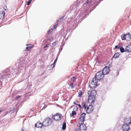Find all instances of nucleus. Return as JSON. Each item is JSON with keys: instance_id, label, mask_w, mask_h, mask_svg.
I'll return each mask as SVG.
<instances>
[{"instance_id": "3", "label": "nucleus", "mask_w": 131, "mask_h": 131, "mask_svg": "<svg viewBox=\"0 0 131 131\" xmlns=\"http://www.w3.org/2000/svg\"><path fill=\"white\" fill-rule=\"evenodd\" d=\"M104 74L103 73L102 71L98 72L96 74L95 78L98 81L101 80L104 77Z\"/></svg>"}, {"instance_id": "13", "label": "nucleus", "mask_w": 131, "mask_h": 131, "mask_svg": "<svg viewBox=\"0 0 131 131\" xmlns=\"http://www.w3.org/2000/svg\"><path fill=\"white\" fill-rule=\"evenodd\" d=\"M42 126H43V123L38 122L35 124V126L38 128H41Z\"/></svg>"}, {"instance_id": "15", "label": "nucleus", "mask_w": 131, "mask_h": 131, "mask_svg": "<svg viewBox=\"0 0 131 131\" xmlns=\"http://www.w3.org/2000/svg\"><path fill=\"white\" fill-rule=\"evenodd\" d=\"M26 46H27L26 48V50H27L28 51L30 50L33 47V46L31 45L30 44H26Z\"/></svg>"}, {"instance_id": "16", "label": "nucleus", "mask_w": 131, "mask_h": 131, "mask_svg": "<svg viewBox=\"0 0 131 131\" xmlns=\"http://www.w3.org/2000/svg\"><path fill=\"white\" fill-rule=\"evenodd\" d=\"M93 0H88L84 4V6L86 4H88V5H90L93 2Z\"/></svg>"}, {"instance_id": "24", "label": "nucleus", "mask_w": 131, "mask_h": 131, "mask_svg": "<svg viewBox=\"0 0 131 131\" xmlns=\"http://www.w3.org/2000/svg\"><path fill=\"white\" fill-rule=\"evenodd\" d=\"M82 106L83 108H84L85 109L86 108V106H85V103H83L82 104Z\"/></svg>"}, {"instance_id": "11", "label": "nucleus", "mask_w": 131, "mask_h": 131, "mask_svg": "<svg viewBox=\"0 0 131 131\" xmlns=\"http://www.w3.org/2000/svg\"><path fill=\"white\" fill-rule=\"evenodd\" d=\"M130 129L129 126L127 124H125L122 127V129L124 131H128Z\"/></svg>"}, {"instance_id": "6", "label": "nucleus", "mask_w": 131, "mask_h": 131, "mask_svg": "<svg viewBox=\"0 0 131 131\" xmlns=\"http://www.w3.org/2000/svg\"><path fill=\"white\" fill-rule=\"evenodd\" d=\"M78 129H79L80 131H85L86 129V127L85 124L82 123L80 125Z\"/></svg>"}, {"instance_id": "35", "label": "nucleus", "mask_w": 131, "mask_h": 131, "mask_svg": "<svg viewBox=\"0 0 131 131\" xmlns=\"http://www.w3.org/2000/svg\"><path fill=\"white\" fill-rule=\"evenodd\" d=\"M80 108H81V106L80 104H78L77 105Z\"/></svg>"}, {"instance_id": "38", "label": "nucleus", "mask_w": 131, "mask_h": 131, "mask_svg": "<svg viewBox=\"0 0 131 131\" xmlns=\"http://www.w3.org/2000/svg\"><path fill=\"white\" fill-rule=\"evenodd\" d=\"M75 131H79V130L78 129H76Z\"/></svg>"}, {"instance_id": "36", "label": "nucleus", "mask_w": 131, "mask_h": 131, "mask_svg": "<svg viewBox=\"0 0 131 131\" xmlns=\"http://www.w3.org/2000/svg\"><path fill=\"white\" fill-rule=\"evenodd\" d=\"M20 97V96H16V97L15 98V99H17L19 98Z\"/></svg>"}, {"instance_id": "2", "label": "nucleus", "mask_w": 131, "mask_h": 131, "mask_svg": "<svg viewBox=\"0 0 131 131\" xmlns=\"http://www.w3.org/2000/svg\"><path fill=\"white\" fill-rule=\"evenodd\" d=\"M52 123V121L51 119L48 117H47L45 118L43 120V126H48L50 124Z\"/></svg>"}, {"instance_id": "31", "label": "nucleus", "mask_w": 131, "mask_h": 131, "mask_svg": "<svg viewBox=\"0 0 131 131\" xmlns=\"http://www.w3.org/2000/svg\"><path fill=\"white\" fill-rule=\"evenodd\" d=\"M78 109V107L76 106H74V110H77Z\"/></svg>"}, {"instance_id": "30", "label": "nucleus", "mask_w": 131, "mask_h": 131, "mask_svg": "<svg viewBox=\"0 0 131 131\" xmlns=\"http://www.w3.org/2000/svg\"><path fill=\"white\" fill-rule=\"evenodd\" d=\"M71 80L73 81H75V77H73L71 78Z\"/></svg>"}, {"instance_id": "21", "label": "nucleus", "mask_w": 131, "mask_h": 131, "mask_svg": "<svg viewBox=\"0 0 131 131\" xmlns=\"http://www.w3.org/2000/svg\"><path fill=\"white\" fill-rule=\"evenodd\" d=\"M57 58L58 57H57L56 59L55 60L53 64H52L51 65V66L52 67V68H53V67H54V63L57 62Z\"/></svg>"}, {"instance_id": "8", "label": "nucleus", "mask_w": 131, "mask_h": 131, "mask_svg": "<svg viewBox=\"0 0 131 131\" xmlns=\"http://www.w3.org/2000/svg\"><path fill=\"white\" fill-rule=\"evenodd\" d=\"M52 118L56 121L60 120L61 118V114H57L52 116Z\"/></svg>"}, {"instance_id": "1", "label": "nucleus", "mask_w": 131, "mask_h": 131, "mask_svg": "<svg viewBox=\"0 0 131 131\" xmlns=\"http://www.w3.org/2000/svg\"><path fill=\"white\" fill-rule=\"evenodd\" d=\"M98 81L96 78H93L92 79L90 80L89 83V87L93 89L97 86Z\"/></svg>"}, {"instance_id": "23", "label": "nucleus", "mask_w": 131, "mask_h": 131, "mask_svg": "<svg viewBox=\"0 0 131 131\" xmlns=\"http://www.w3.org/2000/svg\"><path fill=\"white\" fill-rule=\"evenodd\" d=\"M78 96L79 97H81L82 94V91H80L78 93Z\"/></svg>"}, {"instance_id": "37", "label": "nucleus", "mask_w": 131, "mask_h": 131, "mask_svg": "<svg viewBox=\"0 0 131 131\" xmlns=\"http://www.w3.org/2000/svg\"><path fill=\"white\" fill-rule=\"evenodd\" d=\"M73 103L74 104H76V105H77L78 104H77L75 102H73Z\"/></svg>"}, {"instance_id": "28", "label": "nucleus", "mask_w": 131, "mask_h": 131, "mask_svg": "<svg viewBox=\"0 0 131 131\" xmlns=\"http://www.w3.org/2000/svg\"><path fill=\"white\" fill-rule=\"evenodd\" d=\"M70 87L71 88V89H73L75 87V86L73 84H72L70 85Z\"/></svg>"}, {"instance_id": "10", "label": "nucleus", "mask_w": 131, "mask_h": 131, "mask_svg": "<svg viewBox=\"0 0 131 131\" xmlns=\"http://www.w3.org/2000/svg\"><path fill=\"white\" fill-rule=\"evenodd\" d=\"M93 106L92 105H90L87 107L86 112L89 113H91L93 111Z\"/></svg>"}, {"instance_id": "25", "label": "nucleus", "mask_w": 131, "mask_h": 131, "mask_svg": "<svg viewBox=\"0 0 131 131\" xmlns=\"http://www.w3.org/2000/svg\"><path fill=\"white\" fill-rule=\"evenodd\" d=\"M76 114V113L74 111H73L72 112L71 114H70V116H73L74 115Z\"/></svg>"}, {"instance_id": "39", "label": "nucleus", "mask_w": 131, "mask_h": 131, "mask_svg": "<svg viewBox=\"0 0 131 131\" xmlns=\"http://www.w3.org/2000/svg\"><path fill=\"white\" fill-rule=\"evenodd\" d=\"M117 47H118V46H115V48H117Z\"/></svg>"}, {"instance_id": "29", "label": "nucleus", "mask_w": 131, "mask_h": 131, "mask_svg": "<svg viewBox=\"0 0 131 131\" xmlns=\"http://www.w3.org/2000/svg\"><path fill=\"white\" fill-rule=\"evenodd\" d=\"M32 0H30L28 1L27 3V5H29L31 3Z\"/></svg>"}, {"instance_id": "5", "label": "nucleus", "mask_w": 131, "mask_h": 131, "mask_svg": "<svg viewBox=\"0 0 131 131\" xmlns=\"http://www.w3.org/2000/svg\"><path fill=\"white\" fill-rule=\"evenodd\" d=\"M88 93L89 95L95 97L96 94V92L95 90L91 88V89L88 91Z\"/></svg>"}, {"instance_id": "32", "label": "nucleus", "mask_w": 131, "mask_h": 131, "mask_svg": "<svg viewBox=\"0 0 131 131\" xmlns=\"http://www.w3.org/2000/svg\"><path fill=\"white\" fill-rule=\"evenodd\" d=\"M62 19H63V18H60V19H59V20H57V22H60L62 20Z\"/></svg>"}, {"instance_id": "34", "label": "nucleus", "mask_w": 131, "mask_h": 131, "mask_svg": "<svg viewBox=\"0 0 131 131\" xmlns=\"http://www.w3.org/2000/svg\"><path fill=\"white\" fill-rule=\"evenodd\" d=\"M49 46V45L48 44H47L44 47V48H45L46 47H48Z\"/></svg>"}, {"instance_id": "9", "label": "nucleus", "mask_w": 131, "mask_h": 131, "mask_svg": "<svg viewBox=\"0 0 131 131\" xmlns=\"http://www.w3.org/2000/svg\"><path fill=\"white\" fill-rule=\"evenodd\" d=\"M95 100V97L89 95L88 100L89 103H92L94 102Z\"/></svg>"}, {"instance_id": "33", "label": "nucleus", "mask_w": 131, "mask_h": 131, "mask_svg": "<svg viewBox=\"0 0 131 131\" xmlns=\"http://www.w3.org/2000/svg\"><path fill=\"white\" fill-rule=\"evenodd\" d=\"M15 109H14L12 111H11L10 112L11 113H12L14 112H15Z\"/></svg>"}, {"instance_id": "14", "label": "nucleus", "mask_w": 131, "mask_h": 131, "mask_svg": "<svg viewBox=\"0 0 131 131\" xmlns=\"http://www.w3.org/2000/svg\"><path fill=\"white\" fill-rule=\"evenodd\" d=\"M131 51V45H129L126 46L125 49V51L130 52Z\"/></svg>"}, {"instance_id": "41", "label": "nucleus", "mask_w": 131, "mask_h": 131, "mask_svg": "<svg viewBox=\"0 0 131 131\" xmlns=\"http://www.w3.org/2000/svg\"><path fill=\"white\" fill-rule=\"evenodd\" d=\"M24 131V130H22V131Z\"/></svg>"}, {"instance_id": "17", "label": "nucleus", "mask_w": 131, "mask_h": 131, "mask_svg": "<svg viewBox=\"0 0 131 131\" xmlns=\"http://www.w3.org/2000/svg\"><path fill=\"white\" fill-rule=\"evenodd\" d=\"M5 14V13L3 11H0V19L4 18Z\"/></svg>"}, {"instance_id": "26", "label": "nucleus", "mask_w": 131, "mask_h": 131, "mask_svg": "<svg viewBox=\"0 0 131 131\" xmlns=\"http://www.w3.org/2000/svg\"><path fill=\"white\" fill-rule=\"evenodd\" d=\"M57 25H55L54 27H52V28H51V30H50L49 31H48V32H49L50 31V32H51V31L53 29H55L57 27Z\"/></svg>"}, {"instance_id": "22", "label": "nucleus", "mask_w": 131, "mask_h": 131, "mask_svg": "<svg viewBox=\"0 0 131 131\" xmlns=\"http://www.w3.org/2000/svg\"><path fill=\"white\" fill-rule=\"evenodd\" d=\"M58 42L57 41H56L54 42H53V43L52 44V45H51V47H54V46H55L57 44V42Z\"/></svg>"}, {"instance_id": "20", "label": "nucleus", "mask_w": 131, "mask_h": 131, "mask_svg": "<svg viewBox=\"0 0 131 131\" xmlns=\"http://www.w3.org/2000/svg\"><path fill=\"white\" fill-rule=\"evenodd\" d=\"M66 128V123H63L62 125V129L63 130H64Z\"/></svg>"}, {"instance_id": "4", "label": "nucleus", "mask_w": 131, "mask_h": 131, "mask_svg": "<svg viewBox=\"0 0 131 131\" xmlns=\"http://www.w3.org/2000/svg\"><path fill=\"white\" fill-rule=\"evenodd\" d=\"M131 38V35L129 33L123 35L121 36L122 39L123 40H126L127 41H129Z\"/></svg>"}, {"instance_id": "42", "label": "nucleus", "mask_w": 131, "mask_h": 131, "mask_svg": "<svg viewBox=\"0 0 131 131\" xmlns=\"http://www.w3.org/2000/svg\"><path fill=\"white\" fill-rule=\"evenodd\" d=\"M2 77H2H2H1V78H2Z\"/></svg>"}, {"instance_id": "18", "label": "nucleus", "mask_w": 131, "mask_h": 131, "mask_svg": "<svg viewBox=\"0 0 131 131\" xmlns=\"http://www.w3.org/2000/svg\"><path fill=\"white\" fill-rule=\"evenodd\" d=\"M125 120L126 124H130L131 123V118H126Z\"/></svg>"}, {"instance_id": "27", "label": "nucleus", "mask_w": 131, "mask_h": 131, "mask_svg": "<svg viewBox=\"0 0 131 131\" xmlns=\"http://www.w3.org/2000/svg\"><path fill=\"white\" fill-rule=\"evenodd\" d=\"M120 51L122 52H123L125 51V50L123 48L121 47L120 49Z\"/></svg>"}, {"instance_id": "19", "label": "nucleus", "mask_w": 131, "mask_h": 131, "mask_svg": "<svg viewBox=\"0 0 131 131\" xmlns=\"http://www.w3.org/2000/svg\"><path fill=\"white\" fill-rule=\"evenodd\" d=\"M120 55L119 53H115L113 56V58H117Z\"/></svg>"}, {"instance_id": "40", "label": "nucleus", "mask_w": 131, "mask_h": 131, "mask_svg": "<svg viewBox=\"0 0 131 131\" xmlns=\"http://www.w3.org/2000/svg\"><path fill=\"white\" fill-rule=\"evenodd\" d=\"M2 111V110L0 111V113Z\"/></svg>"}, {"instance_id": "12", "label": "nucleus", "mask_w": 131, "mask_h": 131, "mask_svg": "<svg viewBox=\"0 0 131 131\" xmlns=\"http://www.w3.org/2000/svg\"><path fill=\"white\" fill-rule=\"evenodd\" d=\"M86 114L85 113H83L80 116L79 119L80 121L81 122L83 123L84 122Z\"/></svg>"}, {"instance_id": "7", "label": "nucleus", "mask_w": 131, "mask_h": 131, "mask_svg": "<svg viewBox=\"0 0 131 131\" xmlns=\"http://www.w3.org/2000/svg\"><path fill=\"white\" fill-rule=\"evenodd\" d=\"M110 70V68L109 67H106L103 69L102 71L104 75H105L109 73Z\"/></svg>"}]
</instances>
